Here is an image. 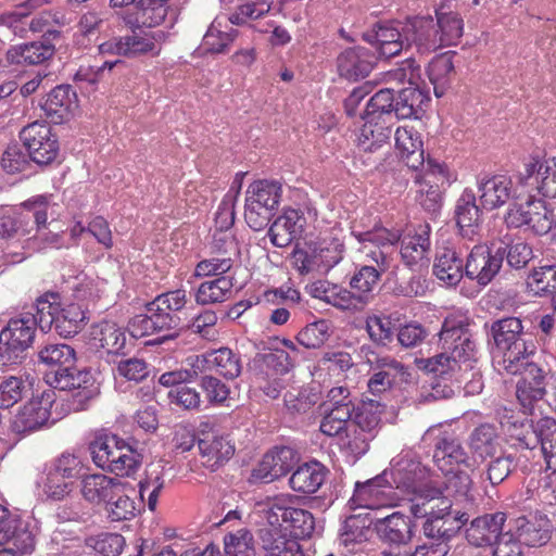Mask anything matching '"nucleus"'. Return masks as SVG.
<instances>
[{
	"label": "nucleus",
	"mask_w": 556,
	"mask_h": 556,
	"mask_svg": "<svg viewBox=\"0 0 556 556\" xmlns=\"http://www.w3.org/2000/svg\"><path fill=\"white\" fill-rule=\"evenodd\" d=\"M186 302V291L180 289L157 295L146 305V313L138 314L128 321L129 333L134 338H142L168 331L167 334L150 342L151 344L176 339L181 324L177 313L185 307Z\"/></svg>",
	"instance_id": "1"
},
{
	"label": "nucleus",
	"mask_w": 556,
	"mask_h": 556,
	"mask_svg": "<svg viewBox=\"0 0 556 556\" xmlns=\"http://www.w3.org/2000/svg\"><path fill=\"white\" fill-rule=\"evenodd\" d=\"M439 341L443 352L419 361L420 368L427 372L444 376L453 371L458 363L475 359L476 343L471 339L466 317H446L439 332Z\"/></svg>",
	"instance_id": "2"
},
{
	"label": "nucleus",
	"mask_w": 556,
	"mask_h": 556,
	"mask_svg": "<svg viewBox=\"0 0 556 556\" xmlns=\"http://www.w3.org/2000/svg\"><path fill=\"white\" fill-rule=\"evenodd\" d=\"M491 334L496 348L503 352V368L517 375L521 369L520 362L528 359L535 350L530 336L523 331L521 320L517 317L495 320L491 325Z\"/></svg>",
	"instance_id": "3"
},
{
	"label": "nucleus",
	"mask_w": 556,
	"mask_h": 556,
	"mask_svg": "<svg viewBox=\"0 0 556 556\" xmlns=\"http://www.w3.org/2000/svg\"><path fill=\"white\" fill-rule=\"evenodd\" d=\"M92 462L119 477L131 476L139 467L136 452L115 434L99 432L89 443Z\"/></svg>",
	"instance_id": "4"
},
{
	"label": "nucleus",
	"mask_w": 556,
	"mask_h": 556,
	"mask_svg": "<svg viewBox=\"0 0 556 556\" xmlns=\"http://www.w3.org/2000/svg\"><path fill=\"white\" fill-rule=\"evenodd\" d=\"M282 186L277 180L260 179L249 185L244 200V219L254 231L263 230L277 211Z\"/></svg>",
	"instance_id": "5"
},
{
	"label": "nucleus",
	"mask_w": 556,
	"mask_h": 556,
	"mask_svg": "<svg viewBox=\"0 0 556 556\" xmlns=\"http://www.w3.org/2000/svg\"><path fill=\"white\" fill-rule=\"evenodd\" d=\"M35 331L33 317L10 319L0 332V364L8 366L21 363L33 344Z\"/></svg>",
	"instance_id": "6"
},
{
	"label": "nucleus",
	"mask_w": 556,
	"mask_h": 556,
	"mask_svg": "<svg viewBox=\"0 0 556 556\" xmlns=\"http://www.w3.org/2000/svg\"><path fill=\"white\" fill-rule=\"evenodd\" d=\"M468 456L457 438L444 435L435 444L433 460L446 478L444 486H469L470 477L462 468Z\"/></svg>",
	"instance_id": "7"
},
{
	"label": "nucleus",
	"mask_w": 556,
	"mask_h": 556,
	"mask_svg": "<svg viewBox=\"0 0 556 556\" xmlns=\"http://www.w3.org/2000/svg\"><path fill=\"white\" fill-rule=\"evenodd\" d=\"M343 244L338 240L308 244L305 249H294L291 254L293 267L301 274L327 273L343 258Z\"/></svg>",
	"instance_id": "8"
},
{
	"label": "nucleus",
	"mask_w": 556,
	"mask_h": 556,
	"mask_svg": "<svg viewBox=\"0 0 556 556\" xmlns=\"http://www.w3.org/2000/svg\"><path fill=\"white\" fill-rule=\"evenodd\" d=\"M553 215L554 211L544 201L530 195L522 203H511L504 220L508 227L527 226L533 233L544 236L551 231Z\"/></svg>",
	"instance_id": "9"
},
{
	"label": "nucleus",
	"mask_w": 556,
	"mask_h": 556,
	"mask_svg": "<svg viewBox=\"0 0 556 556\" xmlns=\"http://www.w3.org/2000/svg\"><path fill=\"white\" fill-rule=\"evenodd\" d=\"M20 139L31 161L38 165H48L59 153V142L51 127L46 123L34 122L20 132Z\"/></svg>",
	"instance_id": "10"
},
{
	"label": "nucleus",
	"mask_w": 556,
	"mask_h": 556,
	"mask_svg": "<svg viewBox=\"0 0 556 556\" xmlns=\"http://www.w3.org/2000/svg\"><path fill=\"white\" fill-rule=\"evenodd\" d=\"M495 248L494 243L491 247L476 244L467 255L465 276L479 286L489 285L502 268L501 253Z\"/></svg>",
	"instance_id": "11"
},
{
	"label": "nucleus",
	"mask_w": 556,
	"mask_h": 556,
	"mask_svg": "<svg viewBox=\"0 0 556 556\" xmlns=\"http://www.w3.org/2000/svg\"><path fill=\"white\" fill-rule=\"evenodd\" d=\"M269 506L268 521L270 526L279 521V515L275 509L280 511L281 523L276 526L282 529L283 532H289L290 536L295 539L309 538L315 529V519L313 515L302 508L283 507L277 504V500H268Z\"/></svg>",
	"instance_id": "12"
},
{
	"label": "nucleus",
	"mask_w": 556,
	"mask_h": 556,
	"mask_svg": "<svg viewBox=\"0 0 556 556\" xmlns=\"http://www.w3.org/2000/svg\"><path fill=\"white\" fill-rule=\"evenodd\" d=\"M352 235L364 244L363 252H366V255L376 264L375 268L386 273L390 267V258L386 250L400 240V235L381 226L367 231L353 230Z\"/></svg>",
	"instance_id": "13"
},
{
	"label": "nucleus",
	"mask_w": 556,
	"mask_h": 556,
	"mask_svg": "<svg viewBox=\"0 0 556 556\" xmlns=\"http://www.w3.org/2000/svg\"><path fill=\"white\" fill-rule=\"evenodd\" d=\"M520 365L521 369L517 374L521 378L516 387V396L525 413L532 414L534 404L545 396V375L542 368L528 359L520 362Z\"/></svg>",
	"instance_id": "14"
},
{
	"label": "nucleus",
	"mask_w": 556,
	"mask_h": 556,
	"mask_svg": "<svg viewBox=\"0 0 556 556\" xmlns=\"http://www.w3.org/2000/svg\"><path fill=\"white\" fill-rule=\"evenodd\" d=\"M52 391L43 392L40 397L27 402L14 416L12 429L16 433L35 431L45 426L51 415V407L54 402Z\"/></svg>",
	"instance_id": "15"
},
{
	"label": "nucleus",
	"mask_w": 556,
	"mask_h": 556,
	"mask_svg": "<svg viewBox=\"0 0 556 556\" xmlns=\"http://www.w3.org/2000/svg\"><path fill=\"white\" fill-rule=\"evenodd\" d=\"M478 192L482 208L496 210L517 199L510 177L505 175L483 176L478 180Z\"/></svg>",
	"instance_id": "16"
},
{
	"label": "nucleus",
	"mask_w": 556,
	"mask_h": 556,
	"mask_svg": "<svg viewBox=\"0 0 556 556\" xmlns=\"http://www.w3.org/2000/svg\"><path fill=\"white\" fill-rule=\"evenodd\" d=\"M377 56L364 47L343 50L337 58V71L340 77L356 81L367 77L374 70Z\"/></svg>",
	"instance_id": "17"
},
{
	"label": "nucleus",
	"mask_w": 556,
	"mask_h": 556,
	"mask_svg": "<svg viewBox=\"0 0 556 556\" xmlns=\"http://www.w3.org/2000/svg\"><path fill=\"white\" fill-rule=\"evenodd\" d=\"M406 24L401 29L391 25L376 24L372 29L363 33L362 38L375 47L381 58L397 55L406 43Z\"/></svg>",
	"instance_id": "18"
},
{
	"label": "nucleus",
	"mask_w": 556,
	"mask_h": 556,
	"mask_svg": "<svg viewBox=\"0 0 556 556\" xmlns=\"http://www.w3.org/2000/svg\"><path fill=\"white\" fill-rule=\"evenodd\" d=\"M495 419L498 421L502 431L517 442L515 444L517 447L533 450L538 446L536 425L533 426L506 407H500L495 410Z\"/></svg>",
	"instance_id": "19"
},
{
	"label": "nucleus",
	"mask_w": 556,
	"mask_h": 556,
	"mask_svg": "<svg viewBox=\"0 0 556 556\" xmlns=\"http://www.w3.org/2000/svg\"><path fill=\"white\" fill-rule=\"evenodd\" d=\"M306 217L301 210L287 208L268 229L270 242L278 248L290 245L304 233Z\"/></svg>",
	"instance_id": "20"
},
{
	"label": "nucleus",
	"mask_w": 556,
	"mask_h": 556,
	"mask_svg": "<svg viewBox=\"0 0 556 556\" xmlns=\"http://www.w3.org/2000/svg\"><path fill=\"white\" fill-rule=\"evenodd\" d=\"M407 47L415 45L420 54H429L442 48L438 24L432 16L415 17L406 23Z\"/></svg>",
	"instance_id": "21"
},
{
	"label": "nucleus",
	"mask_w": 556,
	"mask_h": 556,
	"mask_svg": "<svg viewBox=\"0 0 556 556\" xmlns=\"http://www.w3.org/2000/svg\"><path fill=\"white\" fill-rule=\"evenodd\" d=\"M552 531V521L545 515L535 514L530 518L521 516L515 520L516 541L520 545H545L551 540Z\"/></svg>",
	"instance_id": "22"
},
{
	"label": "nucleus",
	"mask_w": 556,
	"mask_h": 556,
	"mask_svg": "<svg viewBox=\"0 0 556 556\" xmlns=\"http://www.w3.org/2000/svg\"><path fill=\"white\" fill-rule=\"evenodd\" d=\"M463 253L455 247L438 248L433 263V275L448 287H455L465 275Z\"/></svg>",
	"instance_id": "23"
},
{
	"label": "nucleus",
	"mask_w": 556,
	"mask_h": 556,
	"mask_svg": "<svg viewBox=\"0 0 556 556\" xmlns=\"http://www.w3.org/2000/svg\"><path fill=\"white\" fill-rule=\"evenodd\" d=\"M428 172L420 179H416L419 185L416 200L427 212L435 213L440 210L442 203V191L439 181H444V168L431 160L428 161Z\"/></svg>",
	"instance_id": "24"
},
{
	"label": "nucleus",
	"mask_w": 556,
	"mask_h": 556,
	"mask_svg": "<svg viewBox=\"0 0 556 556\" xmlns=\"http://www.w3.org/2000/svg\"><path fill=\"white\" fill-rule=\"evenodd\" d=\"M193 367L200 370H215L227 379L237 378L242 369L240 357L228 348H220L197 356Z\"/></svg>",
	"instance_id": "25"
},
{
	"label": "nucleus",
	"mask_w": 556,
	"mask_h": 556,
	"mask_svg": "<svg viewBox=\"0 0 556 556\" xmlns=\"http://www.w3.org/2000/svg\"><path fill=\"white\" fill-rule=\"evenodd\" d=\"M505 521L506 515L501 511L477 517L466 530V539L477 547L490 545L503 534L502 530Z\"/></svg>",
	"instance_id": "26"
},
{
	"label": "nucleus",
	"mask_w": 556,
	"mask_h": 556,
	"mask_svg": "<svg viewBox=\"0 0 556 556\" xmlns=\"http://www.w3.org/2000/svg\"><path fill=\"white\" fill-rule=\"evenodd\" d=\"M476 201V194L466 189L455 205V219L460 235L471 241L479 236L481 222V210Z\"/></svg>",
	"instance_id": "27"
},
{
	"label": "nucleus",
	"mask_w": 556,
	"mask_h": 556,
	"mask_svg": "<svg viewBox=\"0 0 556 556\" xmlns=\"http://www.w3.org/2000/svg\"><path fill=\"white\" fill-rule=\"evenodd\" d=\"M425 493L416 494L412 500L410 513L416 518L434 519L453 513V503L442 493V489H422Z\"/></svg>",
	"instance_id": "28"
},
{
	"label": "nucleus",
	"mask_w": 556,
	"mask_h": 556,
	"mask_svg": "<svg viewBox=\"0 0 556 556\" xmlns=\"http://www.w3.org/2000/svg\"><path fill=\"white\" fill-rule=\"evenodd\" d=\"M77 96L70 85L53 88L41 105L46 115L55 124L67 121L77 108Z\"/></svg>",
	"instance_id": "29"
},
{
	"label": "nucleus",
	"mask_w": 556,
	"mask_h": 556,
	"mask_svg": "<svg viewBox=\"0 0 556 556\" xmlns=\"http://www.w3.org/2000/svg\"><path fill=\"white\" fill-rule=\"evenodd\" d=\"M520 182L534 185L543 197L556 198V157L528 164Z\"/></svg>",
	"instance_id": "30"
},
{
	"label": "nucleus",
	"mask_w": 556,
	"mask_h": 556,
	"mask_svg": "<svg viewBox=\"0 0 556 556\" xmlns=\"http://www.w3.org/2000/svg\"><path fill=\"white\" fill-rule=\"evenodd\" d=\"M391 119H384L376 115H366V121L359 129L357 137L358 147L365 152H374L388 143L392 134Z\"/></svg>",
	"instance_id": "31"
},
{
	"label": "nucleus",
	"mask_w": 556,
	"mask_h": 556,
	"mask_svg": "<svg viewBox=\"0 0 556 556\" xmlns=\"http://www.w3.org/2000/svg\"><path fill=\"white\" fill-rule=\"evenodd\" d=\"M395 147L407 167L418 169L424 165V148L420 134L407 126L399 127L394 134Z\"/></svg>",
	"instance_id": "32"
},
{
	"label": "nucleus",
	"mask_w": 556,
	"mask_h": 556,
	"mask_svg": "<svg viewBox=\"0 0 556 556\" xmlns=\"http://www.w3.org/2000/svg\"><path fill=\"white\" fill-rule=\"evenodd\" d=\"M468 446L472 455L481 460L495 457L502 448L495 426L484 422L476 427L469 435Z\"/></svg>",
	"instance_id": "33"
},
{
	"label": "nucleus",
	"mask_w": 556,
	"mask_h": 556,
	"mask_svg": "<svg viewBox=\"0 0 556 556\" xmlns=\"http://www.w3.org/2000/svg\"><path fill=\"white\" fill-rule=\"evenodd\" d=\"M261 540L268 556H304L299 539L290 536V534L287 535L282 529L276 526L262 529Z\"/></svg>",
	"instance_id": "34"
},
{
	"label": "nucleus",
	"mask_w": 556,
	"mask_h": 556,
	"mask_svg": "<svg viewBox=\"0 0 556 556\" xmlns=\"http://www.w3.org/2000/svg\"><path fill=\"white\" fill-rule=\"evenodd\" d=\"M375 529L382 540L393 544H405L412 539L410 519L399 511L378 518Z\"/></svg>",
	"instance_id": "35"
},
{
	"label": "nucleus",
	"mask_w": 556,
	"mask_h": 556,
	"mask_svg": "<svg viewBox=\"0 0 556 556\" xmlns=\"http://www.w3.org/2000/svg\"><path fill=\"white\" fill-rule=\"evenodd\" d=\"M165 34L162 30L156 31H132L123 36L125 58H139L142 55H159L161 51L160 42L164 40Z\"/></svg>",
	"instance_id": "36"
},
{
	"label": "nucleus",
	"mask_w": 556,
	"mask_h": 556,
	"mask_svg": "<svg viewBox=\"0 0 556 556\" xmlns=\"http://www.w3.org/2000/svg\"><path fill=\"white\" fill-rule=\"evenodd\" d=\"M54 54V46L50 42H31L12 47L7 52V61L17 65H38Z\"/></svg>",
	"instance_id": "37"
},
{
	"label": "nucleus",
	"mask_w": 556,
	"mask_h": 556,
	"mask_svg": "<svg viewBox=\"0 0 556 556\" xmlns=\"http://www.w3.org/2000/svg\"><path fill=\"white\" fill-rule=\"evenodd\" d=\"M92 339L110 354H125L127 337L125 330L116 323L103 320L92 328Z\"/></svg>",
	"instance_id": "38"
},
{
	"label": "nucleus",
	"mask_w": 556,
	"mask_h": 556,
	"mask_svg": "<svg viewBox=\"0 0 556 556\" xmlns=\"http://www.w3.org/2000/svg\"><path fill=\"white\" fill-rule=\"evenodd\" d=\"M467 513L453 510L451 514L434 519H426L424 533L432 539H440L443 542L453 538L468 521Z\"/></svg>",
	"instance_id": "39"
},
{
	"label": "nucleus",
	"mask_w": 556,
	"mask_h": 556,
	"mask_svg": "<svg viewBox=\"0 0 556 556\" xmlns=\"http://www.w3.org/2000/svg\"><path fill=\"white\" fill-rule=\"evenodd\" d=\"M428 101V94L418 87L403 88L395 99L394 116L396 118H419Z\"/></svg>",
	"instance_id": "40"
},
{
	"label": "nucleus",
	"mask_w": 556,
	"mask_h": 556,
	"mask_svg": "<svg viewBox=\"0 0 556 556\" xmlns=\"http://www.w3.org/2000/svg\"><path fill=\"white\" fill-rule=\"evenodd\" d=\"M233 276L227 275L202 282L194 294L200 305L222 303L231 296Z\"/></svg>",
	"instance_id": "41"
},
{
	"label": "nucleus",
	"mask_w": 556,
	"mask_h": 556,
	"mask_svg": "<svg viewBox=\"0 0 556 556\" xmlns=\"http://www.w3.org/2000/svg\"><path fill=\"white\" fill-rule=\"evenodd\" d=\"M453 54L452 52L440 54L428 65L427 74L438 98L444 96L455 74Z\"/></svg>",
	"instance_id": "42"
},
{
	"label": "nucleus",
	"mask_w": 556,
	"mask_h": 556,
	"mask_svg": "<svg viewBox=\"0 0 556 556\" xmlns=\"http://www.w3.org/2000/svg\"><path fill=\"white\" fill-rule=\"evenodd\" d=\"M39 361L51 368L49 372H67L76 363L75 350L68 344H48L39 353Z\"/></svg>",
	"instance_id": "43"
},
{
	"label": "nucleus",
	"mask_w": 556,
	"mask_h": 556,
	"mask_svg": "<svg viewBox=\"0 0 556 556\" xmlns=\"http://www.w3.org/2000/svg\"><path fill=\"white\" fill-rule=\"evenodd\" d=\"M238 31L229 27L224 18L217 17L203 37L202 47L210 53H223L237 37Z\"/></svg>",
	"instance_id": "44"
},
{
	"label": "nucleus",
	"mask_w": 556,
	"mask_h": 556,
	"mask_svg": "<svg viewBox=\"0 0 556 556\" xmlns=\"http://www.w3.org/2000/svg\"><path fill=\"white\" fill-rule=\"evenodd\" d=\"M430 248L429 226L420 227V230L414 236H406L402 240L401 256L405 265L413 267L418 265Z\"/></svg>",
	"instance_id": "45"
},
{
	"label": "nucleus",
	"mask_w": 556,
	"mask_h": 556,
	"mask_svg": "<svg viewBox=\"0 0 556 556\" xmlns=\"http://www.w3.org/2000/svg\"><path fill=\"white\" fill-rule=\"evenodd\" d=\"M495 249L501 253V264L503 265L505 258L507 265L514 269L527 267L530 261L534 258L532 247L521 239L508 242L502 240Z\"/></svg>",
	"instance_id": "46"
},
{
	"label": "nucleus",
	"mask_w": 556,
	"mask_h": 556,
	"mask_svg": "<svg viewBox=\"0 0 556 556\" xmlns=\"http://www.w3.org/2000/svg\"><path fill=\"white\" fill-rule=\"evenodd\" d=\"M88 317L79 304L71 303L63 308L59 307L54 328L62 337L77 334L86 325Z\"/></svg>",
	"instance_id": "47"
},
{
	"label": "nucleus",
	"mask_w": 556,
	"mask_h": 556,
	"mask_svg": "<svg viewBox=\"0 0 556 556\" xmlns=\"http://www.w3.org/2000/svg\"><path fill=\"white\" fill-rule=\"evenodd\" d=\"M354 412L355 406H325L324 417L319 426L320 431L328 437L341 434L351 422Z\"/></svg>",
	"instance_id": "48"
},
{
	"label": "nucleus",
	"mask_w": 556,
	"mask_h": 556,
	"mask_svg": "<svg viewBox=\"0 0 556 556\" xmlns=\"http://www.w3.org/2000/svg\"><path fill=\"white\" fill-rule=\"evenodd\" d=\"M329 475V469L317 460L305 463L292 472L289 478L290 486H323Z\"/></svg>",
	"instance_id": "49"
},
{
	"label": "nucleus",
	"mask_w": 556,
	"mask_h": 556,
	"mask_svg": "<svg viewBox=\"0 0 556 556\" xmlns=\"http://www.w3.org/2000/svg\"><path fill=\"white\" fill-rule=\"evenodd\" d=\"M536 435L547 469L556 472V421L551 418L540 419L536 422Z\"/></svg>",
	"instance_id": "50"
},
{
	"label": "nucleus",
	"mask_w": 556,
	"mask_h": 556,
	"mask_svg": "<svg viewBox=\"0 0 556 556\" xmlns=\"http://www.w3.org/2000/svg\"><path fill=\"white\" fill-rule=\"evenodd\" d=\"M439 38L442 47L456 45L463 36L464 22L456 12L435 11Z\"/></svg>",
	"instance_id": "51"
},
{
	"label": "nucleus",
	"mask_w": 556,
	"mask_h": 556,
	"mask_svg": "<svg viewBox=\"0 0 556 556\" xmlns=\"http://www.w3.org/2000/svg\"><path fill=\"white\" fill-rule=\"evenodd\" d=\"M91 372L89 370H79L76 366L64 374L61 372H47L46 381L54 389L60 390H74L86 388L91 381Z\"/></svg>",
	"instance_id": "52"
},
{
	"label": "nucleus",
	"mask_w": 556,
	"mask_h": 556,
	"mask_svg": "<svg viewBox=\"0 0 556 556\" xmlns=\"http://www.w3.org/2000/svg\"><path fill=\"white\" fill-rule=\"evenodd\" d=\"M166 15L167 8L146 4L140 1L135 13L127 18L126 23L135 28H152L162 24Z\"/></svg>",
	"instance_id": "53"
},
{
	"label": "nucleus",
	"mask_w": 556,
	"mask_h": 556,
	"mask_svg": "<svg viewBox=\"0 0 556 556\" xmlns=\"http://www.w3.org/2000/svg\"><path fill=\"white\" fill-rule=\"evenodd\" d=\"M527 286L539 295L556 292V265L533 268L528 276Z\"/></svg>",
	"instance_id": "54"
},
{
	"label": "nucleus",
	"mask_w": 556,
	"mask_h": 556,
	"mask_svg": "<svg viewBox=\"0 0 556 556\" xmlns=\"http://www.w3.org/2000/svg\"><path fill=\"white\" fill-rule=\"evenodd\" d=\"M330 324L327 320H317L304 327L296 336L298 342L306 349H319L331 337Z\"/></svg>",
	"instance_id": "55"
},
{
	"label": "nucleus",
	"mask_w": 556,
	"mask_h": 556,
	"mask_svg": "<svg viewBox=\"0 0 556 556\" xmlns=\"http://www.w3.org/2000/svg\"><path fill=\"white\" fill-rule=\"evenodd\" d=\"M49 2L50 0H26L17 5L15 11L3 13L0 16V23L11 28L15 35L24 37L27 30L21 25L22 20L27 17L33 10H36Z\"/></svg>",
	"instance_id": "56"
},
{
	"label": "nucleus",
	"mask_w": 556,
	"mask_h": 556,
	"mask_svg": "<svg viewBox=\"0 0 556 556\" xmlns=\"http://www.w3.org/2000/svg\"><path fill=\"white\" fill-rule=\"evenodd\" d=\"M337 437L341 446L354 456L364 455L368 451L369 442L372 439V435L367 434L351 422Z\"/></svg>",
	"instance_id": "57"
},
{
	"label": "nucleus",
	"mask_w": 556,
	"mask_h": 556,
	"mask_svg": "<svg viewBox=\"0 0 556 556\" xmlns=\"http://www.w3.org/2000/svg\"><path fill=\"white\" fill-rule=\"evenodd\" d=\"M86 545L102 556H118L125 545L119 533L102 532L86 539Z\"/></svg>",
	"instance_id": "58"
},
{
	"label": "nucleus",
	"mask_w": 556,
	"mask_h": 556,
	"mask_svg": "<svg viewBox=\"0 0 556 556\" xmlns=\"http://www.w3.org/2000/svg\"><path fill=\"white\" fill-rule=\"evenodd\" d=\"M391 475L396 486H430L425 482L428 471L420 463L407 462Z\"/></svg>",
	"instance_id": "59"
},
{
	"label": "nucleus",
	"mask_w": 556,
	"mask_h": 556,
	"mask_svg": "<svg viewBox=\"0 0 556 556\" xmlns=\"http://www.w3.org/2000/svg\"><path fill=\"white\" fill-rule=\"evenodd\" d=\"M349 504L352 509H379L381 507L392 506L390 498L379 489H354Z\"/></svg>",
	"instance_id": "60"
},
{
	"label": "nucleus",
	"mask_w": 556,
	"mask_h": 556,
	"mask_svg": "<svg viewBox=\"0 0 556 556\" xmlns=\"http://www.w3.org/2000/svg\"><path fill=\"white\" fill-rule=\"evenodd\" d=\"M226 556H255L253 535L247 529H239L224 538Z\"/></svg>",
	"instance_id": "61"
},
{
	"label": "nucleus",
	"mask_w": 556,
	"mask_h": 556,
	"mask_svg": "<svg viewBox=\"0 0 556 556\" xmlns=\"http://www.w3.org/2000/svg\"><path fill=\"white\" fill-rule=\"evenodd\" d=\"M58 313L56 295L50 294L37 301L35 315L27 314L26 316L33 317L35 327L39 326L42 331L47 332L55 325Z\"/></svg>",
	"instance_id": "62"
},
{
	"label": "nucleus",
	"mask_w": 556,
	"mask_h": 556,
	"mask_svg": "<svg viewBox=\"0 0 556 556\" xmlns=\"http://www.w3.org/2000/svg\"><path fill=\"white\" fill-rule=\"evenodd\" d=\"M233 266V261L227 254L216 252L208 258L199 262L194 269L195 277L227 276Z\"/></svg>",
	"instance_id": "63"
},
{
	"label": "nucleus",
	"mask_w": 556,
	"mask_h": 556,
	"mask_svg": "<svg viewBox=\"0 0 556 556\" xmlns=\"http://www.w3.org/2000/svg\"><path fill=\"white\" fill-rule=\"evenodd\" d=\"M392 323L388 316L371 315L366 318V331L377 345L386 346L393 340Z\"/></svg>",
	"instance_id": "64"
}]
</instances>
